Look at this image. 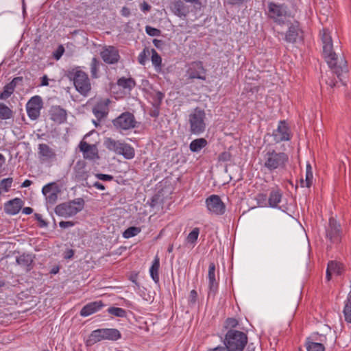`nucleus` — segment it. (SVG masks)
Segmentation results:
<instances>
[{"mask_svg":"<svg viewBox=\"0 0 351 351\" xmlns=\"http://www.w3.org/2000/svg\"><path fill=\"white\" fill-rule=\"evenodd\" d=\"M43 108V101L40 96L32 97L27 103L26 110L28 117L32 120L37 119Z\"/></svg>","mask_w":351,"mask_h":351,"instance_id":"obj_13","label":"nucleus"},{"mask_svg":"<svg viewBox=\"0 0 351 351\" xmlns=\"http://www.w3.org/2000/svg\"><path fill=\"white\" fill-rule=\"evenodd\" d=\"M50 119L58 124H62L66 121L67 113L66 110L60 106H53L49 112Z\"/></svg>","mask_w":351,"mask_h":351,"instance_id":"obj_19","label":"nucleus"},{"mask_svg":"<svg viewBox=\"0 0 351 351\" xmlns=\"http://www.w3.org/2000/svg\"><path fill=\"white\" fill-rule=\"evenodd\" d=\"M80 149L84 155L85 153H87L90 150L93 151V145L88 144L86 141H81L80 143Z\"/></svg>","mask_w":351,"mask_h":351,"instance_id":"obj_47","label":"nucleus"},{"mask_svg":"<svg viewBox=\"0 0 351 351\" xmlns=\"http://www.w3.org/2000/svg\"><path fill=\"white\" fill-rule=\"evenodd\" d=\"M74 178L77 182H83L84 186L91 188V185L87 182L90 176V168L86 165L84 160H79L73 167Z\"/></svg>","mask_w":351,"mask_h":351,"instance_id":"obj_10","label":"nucleus"},{"mask_svg":"<svg viewBox=\"0 0 351 351\" xmlns=\"http://www.w3.org/2000/svg\"><path fill=\"white\" fill-rule=\"evenodd\" d=\"M199 232L200 229L199 228H194L186 237V243L187 245H190L192 247H194L197 243Z\"/></svg>","mask_w":351,"mask_h":351,"instance_id":"obj_36","label":"nucleus"},{"mask_svg":"<svg viewBox=\"0 0 351 351\" xmlns=\"http://www.w3.org/2000/svg\"><path fill=\"white\" fill-rule=\"evenodd\" d=\"M32 184V182L29 180H25L21 184V187H28Z\"/></svg>","mask_w":351,"mask_h":351,"instance_id":"obj_63","label":"nucleus"},{"mask_svg":"<svg viewBox=\"0 0 351 351\" xmlns=\"http://www.w3.org/2000/svg\"><path fill=\"white\" fill-rule=\"evenodd\" d=\"M117 85L124 90L130 91L135 87L136 82L132 77H122L117 80Z\"/></svg>","mask_w":351,"mask_h":351,"instance_id":"obj_33","label":"nucleus"},{"mask_svg":"<svg viewBox=\"0 0 351 351\" xmlns=\"http://www.w3.org/2000/svg\"><path fill=\"white\" fill-rule=\"evenodd\" d=\"M84 200L82 198H76L72 201L58 205L55 208V213L60 217L65 218L71 217L84 208Z\"/></svg>","mask_w":351,"mask_h":351,"instance_id":"obj_5","label":"nucleus"},{"mask_svg":"<svg viewBox=\"0 0 351 351\" xmlns=\"http://www.w3.org/2000/svg\"><path fill=\"white\" fill-rule=\"evenodd\" d=\"M247 343V336L242 331L228 330L226 334L224 347L228 351H243Z\"/></svg>","mask_w":351,"mask_h":351,"instance_id":"obj_3","label":"nucleus"},{"mask_svg":"<svg viewBox=\"0 0 351 351\" xmlns=\"http://www.w3.org/2000/svg\"><path fill=\"white\" fill-rule=\"evenodd\" d=\"M49 78L48 77L45 75H43L41 78H40V85L41 86H49Z\"/></svg>","mask_w":351,"mask_h":351,"instance_id":"obj_56","label":"nucleus"},{"mask_svg":"<svg viewBox=\"0 0 351 351\" xmlns=\"http://www.w3.org/2000/svg\"><path fill=\"white\" fill-rule=\"evenodd\" d=\"M75 225V223L73 221H62L59 223V226L62 228H67L70 227H73Z\"/></svg>","mask_w":351,"mask_h":351,"instance_id":"obj_54","label":"nucleus"},{"mask_svg":"<svg viewBox=\"0 0 351 351\" xmlns=\"http://www.w3.org/2000/svg\"><path fill=\"white\" fill-rule=\"evenodd\" d=\"M69 77L73 80L76 90L82 95L87 96L91 90V84L88 75L78 69L69 73Z\"/></svg>","mask_w":351,"mask_h":351,"instance_id":"obj_4","label":"nucleus"},{"mask_svg":"<svg viewBox=\"0 0 351 351\" xmlns=\"http://www.w3.org/2000/svg\"><path fill=\"white\" fill-rule=\"evenodd\" d=\"M16 263L20 265L26 271H29L32 269L34 257L29 254H23L16 257Z\"/></svg>","mask_w":351,"mask_h":351,"instance_id":"obj_27","label":"nucleus"},{"mask_svg":"<svg viewBox=\"0 0 351 351\" xmlns=\"http://www.w3.org/2000/svg\"><path fill=\"white\" fill-rule=\"evenodd\" d=\"M112 124L119 131L129 130L136 127L137 121L132 113L125 112L114 119Z\"/></svg>","mask_w":351,"mask_h":351,"instance_id":"obj_9","label":"nucleus"},{"mask_svg":"<svg viewBox=\"0 0 351 351\" xmlns=\"http://www.w3.org/2000/svg\"><path fill=\"white\" fill-rule=\"evenodd\" d=\"M74 255V251L73 250H68L65 252L64 258L66 259H70Z\"/></svg>","mask_w":351,"mask_h":351,"instance_id":"obj_59","label":"nucleus"},{"mask_svg":"<svg viewBox=\"0 0 351 351\" xmlns=\"http://www.w3.org/2000/svg\"><path fill=\"white\" fill-rule=\"evenodd\" d=\"M326 237L333 243H338L341 241L340 226L333 218L329 219V225L326 229Z\"/></svg>","mask_w":351,"mask_h":351,"instance_id":"obj_16","label":"nucleus"},{"mask_svg":"<svg viewBox=\"0 0 351 351\" xmlns=\"http://www.w3.org/2000/svg\"><path fill=\"white\" fill-rule=\"evenodd\" d=\"M59 190L54 182L45 185L42 189V193L45 195L46 201L50 204H54L58 199Z\"/></svg>","mask_w":351,"mask_h":351,"instance_id":"obj_18","label":"nucleus"},{"mask_svg":"<svg viewBox=\"0 0 351 351\" xmlns=\"http://www.w3.org/2000/svg\"><path fill=\"white\" fill-rule=\"evenodd\" d=\"M121 12L124 16H128L130 14V10L127 7L122 8Z\"/></svg>","mask_w":351,"mask_h":351,"instance_id":"obj_60","label":"nucleus"},{"mask_svg":"<svg viewBox=\"0 0 351 351\" xmlns=\"http://www.w3.org/2000/svg\"><path fill=\"white\" fill-rule=\"evenodd\" d=\"M207 70L202 61L197 60L190 62L186 66V76L188 80L195 79L205 81L206 80Z\"/></svg>","mask_w":351,"mask_h":351,"instance_id":"obj_8","label":"nucleus"},{"mask_svg":"<svg viewBox=\"0 0 351 351\" xmlns=\"http://www.w3.org/2000/svg\"><path fill=\"white\" fill-rule=\"evenodd\" d=\"M38 154L42 162H51L56 159L55 150L45 143L38 145Z\"/></svg>","mask_w":351,"mask_h":351,"instance_id":"obj_17","label":"nucleus"},{"mask_svg":"<svg viewBox=\"0 0 351 351\" xmlns=\"http://www.w3.org/2000/svg\"><path fill=\"white\" fill-rule=\"evenodd\" d=\"M100 62L96 58H93L90 64V74L93 78H97L99 77V70L100 66Z\"/></svg>","mask_w":351,"mask_h":351,"instance_id":"obj_40","label":"nucleus"},{"mask_svg":"<svg viewBox=\"0 0 351 351\" xmlns=\"http://www.w3.org/2000/svg\"><path fill=\"white\" fill-rule=\"evenodd\" d=\"M151 9V6L145 1H144L143 3H141V10L145 12H148Z\"/></svg>","mask_w":351,"mask_h":351,"instance_id":"obj_57","label":"nucleus"},{"mask_svg":"<svg viewBox=\"0 0 351 351\" xmlns=\"http://www.w3.org/2000/svg\"><path fill=\"white\" fill-rule=\"evenodd\" d=\"M344 270L343 265L335 261H331L328 263L326 269V279L330 280L332 276H339Z\"/></svg>","mask_w":351,"mask_h":351,"instance_id":"obj_25","label":"nucleus"},{"mask_svg":"<svg viewBox=\"0 0 351 351\" xmlns=\"http://www.w3.org/2000/svg\"><path fill=\"white\" fill-rule=\"evenodd\" d=\"M22 77H14L10 82L5 84L3 87V90L0 93V99L6 100L8 99L14 93L18 81H21Z\"/></svg>","mask_w":351,"mask_h":351,"instance_id":"obj_26","label":"nucleus"},{"mask_svg":"<svg viewBox=\"0 0 351 351\" xmlns=\"http://www.w3.org/2000/svg\"><path fill=\"white\" fill-rule=\"evenodd\" d=\"M5 163V157L2 154H0V173H1L4 170L3 166Z\"/></svg>","mask_w":351,"mask_h":351,"instance_id":"obj_55","label":"nucleus"},{"mask_svg":"<svg viewBox=\"0 0 351 351\" xmlns=\"http://www.w3.org/2000/svg\"><path fill=\"white\" fill-rule=\"evenodd\" d=\"M121 337V335L115 328H101L93 330L88 337L87 343L93 345L102 340L117 341Z\"/></svg>","mask_w":351,"mask_h":351,"instance_id":"obj_7","label":"nucleus"},{"mask_svg":"<svg viewBox=\"0 0 351 351\" xmlns=\"http://www.w3.org/2000/svg\"><path fill=\"white\" fill-rule=\"evenodd\" d=\"M219 161L226 162L231 159V154L230 152H223L221 153L218 157Z\"/></svg>","mask_w":351,"mask_h":351,"instance_id":"obj_53","label":"nucleus"},{"mask_svg":"<svg viewBox=\"0 0 351 351\" xmlns=\"http://www.w3.org/2000/svg\"><path fill=\"white\" fill-rule=\"evenodd\" d=\"M239 324V322L237 319L234 318H228L225 322V328L229 330H234Z\"/></svg>","mask_w":351,"mask_h":351,"instance_id":"obj_46","label":"nucleus"},{"mask_svg":"<svg viewBox=\"0 0 351 351\" xmlns=\"http://www.w3.org/2000/svg\"><path fill=\"white\" fill-rule=\"evenodd\" d=\"M302 38V31L298 23L291 24L285 33V40L289 43H295Z\"/></svg>","mask_w":351,"mask_h":351,"instance_id":"obj_20","label":"nucleus"},{"mask_svg":"<svg viewBox=\"0 0 351 351\" xmlns=\"http://www.w3.org/2000/svg\"><path fill=\"white\" fill-rule=\"evenodd\" d=\"M104 306V303L101 300L92 302L86 304L80 311L82 317H88L95 313L98 312Z\"/></svg>","mask_w":351,"mask_h":351,"instance_id":"obj_24","label":"nucleus"},{"mask_svg":"<svg viewBox=\"0 0 351 351\" xmlns=\"http://www.w3.org/2000/svg\"><path fill=\"white\" fill-rule=\"evenodd\" d=\"M117 154L122 155L125 159L130 160L134 157L135 150L130 144L123 142Z\"/></svg>","mask_w":351,"mask_h":351,"instance_id":"obj_31","label":"nucleus"},{"mask_svg":"<svg viewBox=\"0 0 351 351\" xmlns=\"http://www.w3.org/2000/svg\"><path fill=\"white\" fill-rule=\"evenodd\" d=\"M326 340L327 334L313 333L306 341V350L308 351H324V344L326 343Z\"/></svg>","mask_w":351,"mask_h":351,"instance_id":"obj_12","label":"nucleus"},{"mask_svg":"<svg viewBox=\"0 0 351 351\" xmlns=\"http://www.w3.org/2000/svg\"><path fill=\"white\" fill-rule=\"evenodd\" d=\"M23 213L25 215H30L33 213V209L30 207H25L23 209Z\"/></svg>","mask_w":351,"mask_h":351,"instance_id":"obj_61","label":"nucleus"},{"mask_svg":"<svg viewBox=\"0 0 351 351\" xmlns=\"http://www.w3.org/2000/svg\"><path fill=\"white\" fill-rule=\"evenodd\" d=\"M197 293L195 290H191L189 296V304L191 305H193L196 303L197 300Z\"/></svg>","mask_w":351,"mask_h":351,"instance_id":"obj_51","label":"nucleus"},{"mask_svg":"<svg viewBox=\"0 0 351 351\" xmlns=\"http://www.w3.org/2000/svg\"><path fill=\"white\" fill-rule=\"evenodd\" d=\"M343 315L346 322L351 324V291L349 293L343 308Z\"/></svg>","mask_w":351,"mask_h":351,"instance_id":"obj_37","label":"nucleus"},{"mask_svg":"<svg viewBox=\"0 0 351 351\" xmlns=\"http://www.w3.org/2000/svg\"><path fill=\"white\" fill-rule=\"evenodd\" d=\"M160 268V258L158 256H156L152 266L149 268V273L151 278L156 282L158 283L159 282V274L158 271Z\"/></svg>","mask_w":351,"mask_h":351,"instance_id":"obj_32","label":"nucleus"},{"mask_svg":"<svg viewBox=\"0 0 351 351\" xmlns=\"http://www.w3.org/2000/svg\"><path fill=\"white\" fill-rule=\"evenodd\" d=\"M313 172H306L305 180L302 179L300 180L302 187L309 188L313 184Z\"/></svg>","mask_w":351,"mask_h":351,"instance_id":"obj_44","label":"nucleus"},{"mask_svg":"<svg viewBox=\"0 0 351 351\" xmlns=\"http://www.w3.org/2000/svg\"><path fill=\"white\" fill-rule=\"evenodd\" d=\"M171 8L174 14L180 18L185 17L189 13L186 6L181 0H174Z\"/></svg>","mask_w":351,"mask_h":351,"instance_id":"obj_28","label":"nucleus"},{"mask_svg":"<svg viewBox=\"0 0 351 351\" xmlns=\"http://www.w3.org/2000/svg\"><path fill=\"white\" fill-rule=\"evenodd\" d=\"M206 113L200 108H195L189 116L190 132L193 134H200L206 130Z\"/></svg>","mask_w":351,"mask_h":351,"instance_id":"obj_6","label":"nucleus"},{"mask_svg":"<svg viewBox=\"0 0 351 351\" xmlns=\"http://www.w3.org/2000/svg\"><path fill=\"white\" fill-rule=\"evenodd\" d=\"M109 102L108 99H102L99 101L94 106L93 112L97 119V121H100L108 115Z\"/></svg>","mask_w":351,"mask_h":351,"instance_id":"obj_21","label":"nucleus"},{"mask_svg":"<svg viewBox=\"0 0 351 351\" xmlns=\"http://www.w3.org/2000/svg\"><path fill=\"white\" fill-rule=\"evenodd\" d=\"M282 193L278 188L273 189L269 196L268 202L271 207H277L278 204L281 202Z\"/></svg>","mask_w":351,"mask_h":351,"instance_id":"obj_30","label":"nucleus"},{"mask_svg":"<svg viewBox=\"0 0 351 351\" xmlns=\"http://www.w3.org/2000/svg\"><path fill=\"white\" fill-rule=\"evenodd\" d=\"M34 217L38 221L40 228H45L48 226L47 222L43 219L42 215L39 213H35Z\"/></svg>","mask_w":351,"mask_h":351,"instance_id":"obj_50","label":"nucleus"},{"mask_svg":"<svg viewBox=\"0 0 351 351\" xmlns=\"http://www.w3.org/2000/svg\"><path fill=\"white\" fill-rule=\"evenodd\" d=\"M322 43L323 56L330 68L339 77L348 71L347 62L344 58L338 59L337 55L333 51V44L330 32L326 29H323L320 32Z\"/></svg>","mask_w":351,"mask_h":351,"instance_id":"obj_1","label":"nucleus"},{"mask_svg":"<svg viewBox=\"0 0 351 351\" xmlns=\"http://www.w3.org/2000/svg\"><path fill=\"white\" fill-rule=\"evenodd\" d=\"M123 142L120 141H116L111 138H108L104 141L105 147L110 151L114 152L116 154L119 152L120 147Z\"/></svg>","mask_w":351,"mask_h":351,"instance_id":"obj_35","label":"nucleus"},{"mask_svg":"<svg viewBox=\"0 0 351 351\" xmlns=\"http://www.w3.org/2000/svg\"><path fill=\"white\" fill-rule=\"evenodd\" d=\"M100 56L103 61L108 64H116L119 61V50L114 46H105L100 51Z\"/></svg>","mask_w":351,"mask_h":351,"instance_id":"obj_14","label":"nucleus"},{"mask_svg":"<svg viewBox=\"0 0 351 351\" xmlns=\"http://www.w3.org/2000/svg\"><path fill=\"white\" fill-rule=\"evenodd\" d=\"M21 199L16 197L8 201L4 204V211L10 215H14L19 213L23 206Z\"/></svg>","mask_w":351,"mask_h":351,"instance_id":"obj_22","label":"nucleus"},{"mask_svg":"<svg viewBox=\"0 0 351 351\" xmlns=\"http://www.w3.org/2000/svg\"><path fill=\"white\" fill-rule=\"evenodd\" d=\"M149 55V51L148 49H144L138 56V62L141 65H145L147 60V56Z\"/></svg>","mask_w":351,"mask_h":351,"instance_id":"obj_45","label":"nucleus"},{"mask_svg":"<svg viewBox=\"0 0 351 351\" xmlns=\"http://www.w3.org/2000/svg\"><path fill=\"white\" fill-rule=\"evenodd\" d=\"M206 208L212 215H222L226 212V205L217 195H211L206 199Z\"/></svg>","mask_w":351,"mask_h":351,"instance_id":"obj_11","label":"nucleus"},{"mask_svg":"<svg viewBox=\"0 0 351 351\" xmlns=\"http://www.w3.org/2000/svg\"><path fill=\"white\" fill-rule=\"evenodd\" d=\"M141 232V228L138 227H130L127 228L123 233V237L129 239L137 235Z\"/></svg>","mask_w":351,"mask_h":351,"instance_id":"obj_41","label":"nucleus"},{"mask_svg":"<svg viewBox=\"0 0 351 351\" xmlns=\"http://www.w3.org/2000/svg\"><path fill=\"white\" fill-rule=\"evenodd\" d=\"M95 177L102 181H112L114 179L112 176L104 173H96Z\"/></svg>","mask_w":351,"mask_h":351,"instance_id":"obj_52","label":"nucleus"},{"mask_svg":"<svg viewBox=\"0 0 351 351\" xmlns=\"http://www.w3.org/2000/svg\"><path fill=\"white\" fill-rule=\"evenodd\" d=\"M60 49H61V51L60 52L58 51L57 53L54 54V57L57 60H58L61 57V56H62V53L64 51V49H63L62 47H60Z\"/></svg>","mask_w":351,"mask_h":351,"instance_id":"obj_64","label":"nucleus"},{"mask_svg":"<svg viewBox=\"0 0 351 351\" xmlns=\"http://www.w3.org/2000/svg\"><path fill=\"white\" fill-rule=\"evenodd\" d=\"M12 117V110L3 103H0V120L10 119Z\"/></svg>","mask_w":351,"mask_h":351,"instance_id":"obj_38","label":"nucleus"},{"mask_svg":"<svg viewBox=\"0 0 351 351\" xmlns=\"http://www.w3.org/2000/svg\"><path fill=\"white\" fill-rule=\"evenodd\" d=\"M92 186H94L95 187L96 189H99V190H104L105 189V186L104 184H102L101 183L99 182H95L93 184V185H91V187Z\"/></svg>","mask_w":351,"mask_h":351,"instance_id":"obj_58","label":"nucleus"},{"mask_svg":"<svg viewBox=\"0 0 351 351\" xmlns=\"http://www.w3.org/2000/svg\"><path fill=\"white\" fill-rule=\"evenodd\" d=\"M289 161L287 153L269 148L263 152L261 165L265 172L278 173L286 170Z\"/></svg>","mask_w":351,"mask_h":351,"instance_id":"obj_2","label":"nucleus"},{"mask_svg":"<svg viewBox=\"0 0 351 351\" xmlns=\"http://www.w3.org/2000/svg\"><path fill=\"white\" fill-rule=\"evenodd\" d=\"M108 312L118 317H124L126 316V311L125 309L119 307H110Z\"/></svg>","mask_w":351,"mask_h":351,"instance_id":"obj_43","label":"nucleus"},{"mask_svg":"<svg viewBox=\"0 0 351 351\" xmlns=\"http://www.w3.org/2000/svg\"><path fill=\"white\" fill-rule=\"evenodd\" d=\"M215 263H210L208 266V278L210 291L213 292H215L218 287V282L215 276Z\"/></svg>","mask_w":351,"mask_h":351,"instance_id":"obj_29","label":"nucleus"},{"mask_svg":"<svg viewBox=\"0 0 351 351\" xmlns=\"http://www.w3.org/2000/svg\"><path fill=\"white\" fill-rule=\"evenodd\" d=\"M13 182L12 178H4L0 182V188L2 192L7 193L10 191Z\"/></svg>","mask_w":351,"mask_h":351,"instance_id":"obj_42","label":"nucleus"},{"mask_svg":"<svg viewBox=\"0 0 351 351\" xmlns=\"http://www.w3.org/2000/svg\"><path fill=\"white\" fill-rule=\"evenodd\" d=\"M274 140L276 143L289 141L291 139L290 129L285 121H280L278 128L273 131Z\"/></svg>","mask_w":351,"mask_h":351,"instance_id":"obj_15","label":"nucleus"},{"mask_svg":"<svg viewBox=\"0 0 351 351\" xmlns=\"http://www.w3.org/2000/svg\"><path fill=\"white\" fill-rule=\"evenodd\" d=\"M84 157L85 158H88L90 160H93V159L96 158L97 157V152L95 146L93 145V151L90 150L87 153H85L84 154Z\"/></svg>","mask_w":351,"mask_h":351,"instance_id":"obj_49","label":"nucleus"},{"mask_svg":"<svg viewBox=\"0 0 351 351\" xmlns=\"http://www.w3.org/2000/svg\"><path fill=\"white\" fill-rule=\"evenodd\" d=\"M152 64L154 65L156 71L161 70L162 66V58L158 52L154 49H152V57H151Z\"/></svg>","mask_w":351,"mask_h":351,"instance_id":"obj_39","label":"nucleus"},{"mask_svg":"<svg viewBox=\"0 0 351 351\" xmlns=\"http://www.w3.org/2000/svg\"><path fill=\"white\" fill-rule=\"evenodd\" d=\"M210 351H228V350L224 346H217L213 349H211Z\"/></svg>","mask_w":351,"mask_h":351,"instance_id":"obj_62","label":"nucleus"},{"mask_svg":"<svg viewBox=\"0 0 351 351\" xmlns=\"http://www.w3.org/2000/svg\"><path fill=\"white\" fill-rule=\"evenodd\" d=\"M145 32L148 35H149L151 36H158L160 34V30H159L156 28L152 27L151 26H146Z\"/></svg>","mask_w":351,"mask_h":351,"instance_id":"obj_48","label":"nucleus"},{"mask_svg":"<svg viewBox=\"0 0 351 351\" xmlns=\"http://www.w3.org/2000/svg\"><path fill=\"white\" fill-rule=\"evenodd\" d=\"M285 13L282 5L272 2L268 3V16L276 21H280L281 18L285 16Z\"/></svg>","mask_w":351,"mask_h":351,"instance_id":"obj_23","label":"nucleus"},{"mask_svg":"<svg viewBox=\"0 0 351 351\" xmlns=\"http://www.w3.org/2000/svg\"><path fill=\"white\" fill-rule=\"evenodd\" d=\"M208 144L207 141L204 138H199L192 141L189 145V149L192 152H199Z\"/></svg>","mask_w":351,"mask_h":351,"instance_id":"obj_34","label":"nucleus"}]
</instances>
